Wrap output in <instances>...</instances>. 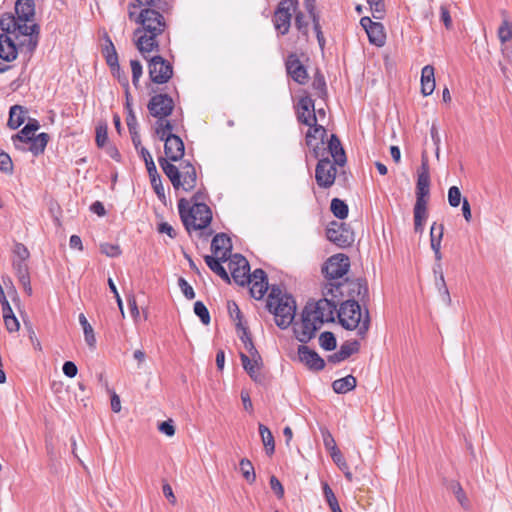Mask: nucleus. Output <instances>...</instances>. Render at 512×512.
<instances>
[{
	"label": "nucleus",
	"mask_w": 512,
	"mask_h": 512,
	"mask_svg": "<svg viewBox=\"0 0 512 512\" xmlns=\"http://www.w3.org/2000/svg\"><path fill=\"white\" fill-rule=\"evenodd\" d=\"M460 189L457 186H451L448 189V203L451 207H458L462 202Z\"/></svg>",
	"instance_id": "obj_56"
},
{
	"label": "nucleus",
	"mask_w": 512,
	"mask_h": 512,
	"mask_svg": "<svg viewBox=\"0 0 512 512\" xmlns=\"http://www.w3.org/2000/svg\"><path fill=\"white\" fill-rule=\"evenodd\" d=\"M437 267L439 268V277H436L435 284L438 288L439 293L442 296L443 301L449 305L451 304V297L442 272V265L437 263Z\"/></svg>",
	"instance_id": "obj_41"
},
{
	"label": "nucleus",
	"mask_w": 512,
	"mask_h": 512,
	"mask_svg": "<svg viewBox=\"0 0 512 512\" xmlns=\"http://www.w3.org/2000/svg\"><path fill=\"white\" fill-rule=\"evenodd\" d=\"M249 285H251L249 289L250 295L257 300L262 299L269 288L268 282L258 281L250 283Z\"/></svg>",
	"instance_id": "obj_47"
},
{
	"label": "nucleus",
	"mask_w": 512,
	"mask_h": 512,
	"mask_svg": "<svg viewBox=\"0 0 512 512\" xmlns=\"http://www.w3.org/2000/svg\"><path fill=\"white\" fill-rule=\"evenodd\" d=\"M357 385V380L353 375H347L346 377L333 381L332 388L337 394H346L352 391Z\"/></svg>",
	"instance_id": "obj_33"
},
{
	"label": "nucleus",
	"mask_w": 512,
	"mask_h": 512,
	"mask_svg": "<svg viewBox=\"0 0 512 512\" xmlns=\"http://www.w3.org/2000/svg\"><path fill=\"white\" fill-rule=\"evenodd\" d=\"M109 45L105 47L104 56L106 63L111 68L113 76H115L123 88L129 87V80L127 74L120 68L118 62V55L115 47L110 39H108Z\"/></svg>",
	"instance_id": "obj_19"
},
{
	"label": "nucleus",
	"mask_w": 512,
	"mask_h": 512,
	"mask_svg": "<svg viewBox=\"0 0 512 512\" xmlns=\"http://www.w3.org/2000/svg\"><path fill=\"white\" fill-rule=\"evenodd\" d=\"M370 6V9L372 11V15L375 19H383L385 14V4L384 0L372 2L368 4Z\"/></svg>",
	"instance_id": "obj_61"
},
{
	"label": "nucleus",
	"mask_w": 512,
	"mask_h": 512,
	"mask_svg": "<svg viewBox=\"0 0 512 512\" xmlns=\"http://www.w3.org/2000/svg\"><path fill=\"white\" fill-rule=\"evenodd\" d=\"M79 323L82 326L86 344L89 346L90 349H95L96 337L94 334V330L83 313L79 315Z\"/></svg>",
	"instance_id": "obj_36"
},
{
	"label": "nucleus",
	"mask_w": 512,
	"mask_h": 512,
	"mask_svg": "<svg viewBox=\"0 0 512 512\" xmlns=\"http://www.w3.org/2000/svg\"><path fill=\"white\" fill-rule=\"evenodd\" d=\"M48 141L49 135L45 132L35 135L28 140V143L30 144L28 150L34 156H38L44 152Z\"/></svg>",
	"instance_id": "obj_32"
},
{
	"label": "nucleus",
	"mask_w": 512,
	"mask_h": 512,
	"mask_svg": "<svg viewBox=\"0 0 512 512\" xmlns=\"http://www.w3.org/2000/svg\"><path fill=\"white\" fill-rule=\"evenodd\" d=\"M360 349V343L357 340L345 341L341 346L340 350L342 353L349 358L352 354L357 353Z\"/></svg>",
	"instance_id": "obj_59"
},
{
	"label": "nucleus",
	"mask_w": 512,
	"mask_h": 512,
	"mask_svg": "<svg viewBox=\"0 0 512 512\" xmlns=\"http://www.w3.org/2000/svg\"><path fill=\"white\" fill-rule=\"evenodd\" d=\"M0 171L8 175H11L14 171L11 157L2 150H0Z\"/></svg>",
	"instance_id": "obj_51"
},
{
	"label": "nucleus",
	"mask_w": 512,
	"mask_h": 512,
	"mask_svg": "<svg viewBox=\"0 0 512 512\" xmlns=\"http://www.w3.org/2000/svg\"><path fill=\"white\" fill-rule=\"evenodd\" d=\"M40 128V124L36 119H29L27 124L15 135L12 141L16 149L25 150L19 143H28V140L35 136V132Z\"/></svg>",
	"instance_id": "obj_23"
},
{
	"label": "nucleus",
	"mask_w": 512,
	"mask_h": 512,
	"mask_svg": "<svg viewBox=\"0 0 512 512\" xmlns=\"http://www.w3.org/2000/svg\"><path fill=\"white\" fill-rule=\"evenodd\" d=\"M158 430L169 436V437H172L174 436L175 434V426H174V423H173V420L172 419H168L166 421H163L161 422L159 425H158Z\"/></svg>",
	"instance_id": "obj_64"
},
{
	"label": "nucleus",
	"mask_w": 512,
	"mask_h": 512,
	"mask_svg": "<svg viewBox=\"0 0 512 512\" xmlns=\"http://www.w3.org/2000/svg\"><path fill=\"white\" fill-rule=\"evenodd\" d=\"M236 329L243 345H245V343H247L248 341H252V337L248 327L244 326L242 322H236Z\"/></svg>",
	"instance_id": "obj_63"
},
{
	"label": "nucleus",
	"mask_w": 512,
	"mask_h": 512,
	"mask_svg": "<svg viewBox=\"0 0 512 512\" xmlns=\"http://www.w3.org/2000/svg\"><path fill=\"white\" fill-rule=\"evenodd\" d=\"M447 488L455 495L457 501L459 504L464 508L465 510L470 509V502L461 486V484L456 480H451L447 484Z\"/></svg>",
	"instance_id": "obj_35"
},
{
	"label": "nucleus",
	"mask_w": 512,
	"mask_h": 512,
	"mask_svg": "<svg viewBox=\"0 0 512 512\" xmlns=\"http://www.w3.org/2000/svg\"><path fill=\"white\" fill-rule=\"evenodd\" d=\"M194 313L199 317L204 325H208L210 323V313L202 301H196L194 303Z\"/></svg>",
	"instance_id": "obj_49"
},
{
	"label": "nucleus",
	"mask_w": 512,
	"mask_h": 512,
	"mask_svg": "<svg viewBox=\"0 0 512 512\" xmlns=\"http://www.w3.org/2000/svg\"><path fill=\"white\" fill-rule=\"evenodd\" d=\"M28 111L20 105H14L10 108L8 126L15 130L25 121Z\"/></svg>",
	"instance_id": "obj_31"
},
{
	"label": "nucleus",
	"mask_w": 512,
	"mask_h": 512,
	"mask_svg": "<svg viewBox=\"0 0 512 512\" xmlns=\"http://www.w3.org/2000/svg\"><path fill=\"white\" fill-rule=\"evenodd\" d=\"M307 126L309 127V129L305 135L306 145H310L311 141H322L327 136L326 128L323 125L317 124V121Z\"/></svg>",
	"instance_id": "obj_34"
},
{
	"label": "nucleus",
	"mask_w": 512,
	"mask_h": 512,
	"mask_svg": "<svg viewBox=\"0 0 512 512\" xmlns=\"http://www.w3.org/2000/svg\"><path fill=\"white\" fill-rule=\"evenodd\" d=\"M297 121L304 125L317 121L315 102L309 95L301 96L295 106Z\"/></svg>",
	"instance_id": "obj_18"
},
{
	"label": "nucleus",
	"mask_w": 512,
	"mask_h": 512,
	"mask_svg": "<svg viewBox=\"0 0 512 512\" xmlns=\"http://www.w3.org/2000/svg\"><path fill=\"white\" fill-rule=\"evenodd\" d=\"M332 460L334 461V463L344 472V475H345V478L349 481V482H352L353 480V475L352 473L350 472L349 470V467H348V464L346 462V460L344 459L343 455L341 452H339V458L337 459V457L335 456V458H332Z\"/></svg>",
	"instance_id": "obj_60"
},
{
	"label": "nucleus",
	"mask_w": 512,
	"mask_h": 512,
	"mask_svg": "<svg viewBox=\"0 0 512 512\" xmlns=\"http://www.w3.org/2000/svg\"><path fill=\"white\" fill-rule=\"evenodd\" d=\"M310 149L312 156L316 159L325 158L326 148L324 147V140L313 142L311 141L310 145H307Z\"/></svg>",
	"instance_id": "obj_53"
},
{
	"label": "nucleus",
	"mask_w": 512,
	"mask_h": 512,
	"mask_svg": "<svg viewBox=\"0 0 512 512\" xmlns=\"http://www.w3.org/2000/svg\"><path fill=\"white\" fill-rule=\"evenodd\" d=\"M204 261L206 265L209 267L211 271L217 274L223 281L226 283L231 282V278L223 267L222 263L224 262L220 256L206 255L204 257Z\"/></svg>",
	"instance_id": "obj_28"
},
{
	"label": "nucleus",
	"mask_w": 512,
	"mask_h": 512,
	"mask_svg": "<svg viewBox=\"0 0 512 512\" xmlns=\"http://www.w3.org/2000/svg\"><path fill=\"white\" fill-rule=\"evenodd\" d=\"M35 1L17 0L15 3V18L20 21H34Z\"/></svg>",
	"instance_id": "obj_26"
},
{
	"label": "nucleus",
	"mask_w": 512,
	"mask_h": 512,
	"mask_svg": "<svg viewBox=\"0 0 512 512\" xmlns=\"http://www.w3.org/2000/svg\"><path fill=\"white\" fill-rule=\"evenodd\" d=\"M312 88L315 90V94L320 99H326L328 96L327 85L324 75L317 71L313 77Z\"/></svg>",
	"instance_id": "obj_39"
},
{
	"label": "nucleus",
	"mask_w": 512,
	"mask_h": 512,
	"mask_svg": "<svg viewBox=\"0 0 512 512\" xmlns=\"http://www.w3.org/2000/svg\"><path fill=\"white\" fill-rule=\"evenodd\" d=\"M149 78L155 84H165L173 76V66L162 56H153L148 63Z\"/></svg>",
	"instance_id": "obj_14"
},
{
	"label": "nucleus",
	"mask_w": 512,
	"mask_h": 512,
	"mask_svg": "<svg viewBox=\"0 0 512 512\" xmlns=\"http://www.w3.org/2000/svg\"><path fill=\"white\" fill-rule=\"evenodd\" d=\"M139 154H140L141 158L143 159V161L145 162V166H146L148 175H153V174L158 173L156 165L154 163V160H153L150 152L145 147H141L139 149Z\"/></svg>",
	"instance_id": "obj_48"
},
{
	"label": "nucleus",
	"mask_w": 512,
	"mask_h": 512,
	"mask_svg": "<svg viewBox=\"0 0 512 512\" xmlns=\"http://www.w3.org/2000/svg\"><path fill=\"white\" fill-rule=\"evenodd\" d=\"M131 71H132V83L135 87H138L140 77L143 73L142 64L139 60H131L130 61Z\"/></svg>",
	"instance_id": "obj_57"
},
{
	"label": "nucleus",
	"mask_w": 512,
	"mask_h": 512,
	"mask_svg": "<svg viewBox=\"0 0 512 512\" xmlns=\"http://www.w3.org/2000/svg\"><path fill=\"white\" fill-rule=\"evenodd\" d=\"M298 0H281L274 12L273 23L280 35H286L291 26L292 14L297 11Z\"/></svg>",
	"instance_id": "obj_10"
},
{
	"label": "nucleus",
	"mask_w": 512,
	"mask_h": 512,
	"mask_svg": "<svg viewBox=\"0 0 512 512\" xmlns=\"http://www.w3.org/2000/svg\"><path fill=\"white\" fill-rule=\"evenodd\" d=\"M362 306L357 300L346 299L340 303L337 311L339 324L346 330H356L357 335L364 339L370 328V314L367 306Z\"/></svg>",
	"instance_id": "obj_4"
},
{
	"label": "nucleus",
	"mask_w": 512,
	"mask_h": 512,
	"mask_svg": "<svg viewBox=\"0 0 512 512\" xmlns=\"http://www.w3.org/2000/svg\"><path fill=\"white\" fill-rule=\"evenodd\" d=\"M178 211L180 219L189 234L192 231L206 229L213 218L212 211L207 204L198 203L190 206V202L185 198L179 199Z\"/></svg>",
	"instance_id": "obj_6"
},
{
	"label": "nucleus",
	"mask_w": 512,
	"mask_h": 512,
	"mask_svg": "<svg viewBox=\"0 0 512 512\" xmlns=\"http://www.w3.org/2000/svg\"><path fill=\"white\" fill-rule=\"evenodd\" d=\"M228 267L234 282L240 286L249 282L250 265L247 259L241 254H233L228 259Z\"/></svg>",
	"instance_id": "obj_17"
},
{
	"label": "nucleus",
	"mask_w": 512,
	"mask_h": 512,
	"mask_svg": "<svg viewBox=\"0 0 512 512\" xmlns=\"http://www.w3.org/2000/svg\"><path fill=\"white\" fill-rule=\"evenodd\" d=\"M320 432H321V435L323 438L324 447L326 448V450H328L330 452L331 458H335V456H336L338 459L339 452H341V451L338 449L333 435L325 427L320 428Z\"/></svg>",
	"instance_id": "obj_37"
},
{
	"label": "nucleus",
	"mask_w": 512,
	"mask_h": 512,
	"mask_svg": "<svg viewBox=\"0 0 512 512\" xmlns=\"http://www.w3.org/2000/svg\"><path fill=\"white\" fill-rule=\"evenodd\" d=\"M239 466L244 479L250 484L254 483L256 480V474L251 461L247 458H243L241 459Z\"/></svg>",
	"instance_id": "obj_42"
},
{
	"label": "nucleus",
	"mask_w": 512,
	"mask_h": 512,
	"mask_svg": "<svg viewBox=\"0 0 512 512\" xmlns=\"http://www.w3.org/2000/svg\"><path fill=\"white\" fill-rule=\"evenodd\" d=\"M326 151L332 156L334 163L338 166H344L347 159L341 141L336 134H332L328 140Z\"/></svg>",
	"instance_id": "obj_25"
},
{
	"label": "nucleus",
	"mask_w": 512,
	"mask_h": 512,
	"mask_svg": "<svg viewBox=\"0 0 512 512\" xmlns=\"http://www.w3.org/2000/svg\"><path fill=\"white\" fill-rule=\"evenodd\" d=\"M164 153L165 156L158 158V163L174 190L192 191L197 185V172L189 160H183L185 153L183 140L178 135L168 137L164 143Z\"/></svg>",
	"instance_id": "obj_2"
},
{
	"label": "nucleus",
	"mask_w": 512,
	"mask_h": 512,
	"mask_svg": "<svg viewBox=\"0 0 512 512\" xmlns=\"http://www.w3.org/2000/svg\"><path fill=\"white\" fill-rule=\"evenodd\" d=\"M327 239L340 248H347L354 242V232L343 222L332 221L326 229Z\"/></svg>",
	"instance_id": "obj_12"
},
{
	"label": "nucleus",
	"mask_w": 512,
	"mask_h": 512,
	"mask_svg": "<svg viewBox=\"0 0 512 512\" xmlns=\"http://www.w3.org/2000/svg\"><path fill=\"white\" fill-rule=\"evenodd\" d=\"M317 322L318 320L315 319V315H313L307 307L304 306L301 312L300 321L293 323L295 338L303 344L308 343L315 337L316 332L322 327V324Z\"/></svg>",
	"instance_id": "obj_9"
},
{
	"label": "nucleus",
	"mask_w": 512,
	"mask_h": 512,
	"mask_svg": "<svg viewBox=\"0 0 512 512\" xmlns=\"http://www.w3.org/2000/svg\"><path fill=\"white\" fill-rule=\"evenodd\" d=\"M266 307L274 314L275 323L280 329H287L293 323L296 302L291 295L283 293L279 286L273 285L270 288Z\"/></svg>",
	"instance_id": "obj_5"
},
{
	"label": "nucleus",
	"mask_w": 512,
	"mask_h": 512,
	"mask_svg": "<svg viewBox=\"0 0 512 512\" xmlns=\"http://www.w3.org/2000/svg\"><path fill=\"white\" fill-rule=\"evenodd\" d=\"M319 344L322 349L332 351L337 346L336 337L330 331L322 332L319 336Z\"/></svg>",
	"instance_id": "obj_44"
},
{
	"label": "nucleus",
	"mask_w": 512,
	"mask_h": 512,
	"mask_svg": "<svg viewBox=\"0 0 512 512\" xmlns=\"http://www.w3.org/2000/svg\"><path fill=\"white\" fill-rule=\"evenodd\" d=\"M1 30L18 41L22 51L32 54L38 46L40 37V26L34 21H20L15 15L6 13L0 18Z\"/></svg>",
	"instance_id": "obj_3"
},
{
	"label": "nucleus",
	"mask_w": 512,
	"mask_h": 512,
	"mask_svg": "<svg viewBox=\"0 0 512 512\" xmlns=\"http://www.w3.org/2000/svg\"><path fill=\"white\" fill-rule=\"evenodd\" d=\"M108 141V128L107 125H99L96 127L95 142L99 148H103Z\"/></svg>",
	"instance_id": "obj_55"
},
{
	"label": "nucleus",
	"mask_w": 512,
	"mask_h": 512,
	"mask_svg": "<svg viewBox=\"0 0 512 512\" xmlns=\"http://www.w3.org/2000/svg\"><path fill=\"white\" fill-rule=\"evenodd\" d=\"M136 4H129L128 16L139 25L134 30L135 45L139 52L147 59L146 54L158 52L160 49L158 36L162 35L168 25L165 14L171 13L173 1L171 0H135Z\"/></svg>",
	"instance_id": "obj_1"
},
{
	"label": "nucleus",
	"mask_w": 512,
	"mask_h": 512,
	"mask_svg": "<svg viewBox=\"0 0 512 512\" xmlns=\"http://www.w3.org/2000/svg\"><path fill=\"white\" fill-rule=\"evenodd\" d=\"M287 74L298 84L303 85L308 81V73L306 67L301 63L296 53H290L286 62Z\"/></svg>",
	"instance_id": "obj_20"
},
{
	"label": "nucleus",
	"mask_w": 512,
	"mask_h": 512,
	"mask_svg": "<svg viewBox=\"0 0 512 512\" xmlns=\"http://www.w3.org/2000/svg\"><path fill=\"white\" fill-rule=\"evenodd\" d=\"M324 295H331L332 298H346L357 300L363 306H367L370 300L368 283L365 278L349 279L342 282L330 283Z\"/></svg>",
	"instance_id": "obj_8"
},
{
	"label": "nucleus",
	"mask_w": 512,
	"mask_h": 512,
	"mask_svg": "<svg viewBox=\"0 0 512 512\" xmlns=\"http://www.w3.org/2000/svg\"><path fill=\"white\" fill-rule=\"evenodd\" d=\"M369 42L377 47H382L386 41L384 26L380 22H376L366 31Z\"/></svg>",
	"instance_id": "obj_30"
},
{
	"label": "nucleus",
	"mask_w": 512,
	"mask_h": 512,
	"mask_svg": "<svg viewBox=\"0 0 512 512\" xmlns=\"http://www.w3.org/2000/svg\"><path fill=\"white\" fill-rule=\"evenodd\" d=\"M12 265L15 270L16 276L18 277V280L20 284L23 286L25 292L28 295H31L32 287L30 283L29 269L26 261L14 260Z\"/></svg>",
	"instance_id": "obj_27"
},
{
	"label": "nucleus",
	"mask_w": 512,
	"mask_h": 512,
	"mask_svg": "<svg viewBox=\"0 0 512 512\" xmlns=\"http://www.w3.org/2000/svg\"><path fill=\"white\" fill-rule=\"evenodd\" d=\"M178 286L185 296L186 299L192 300L195 298V292L193 287L186 281L185 278L179 277L178 278Z\"/></svg>",
	"instance_id": "obj_58"
},
{
	"label": "nucleus",
	"mask_w": 512,
	"mask_h": 512,
	"mask_svg": "<svg viewBox=\"0 0 512 512\" xmlns=\"http://www.w3.org/2000/svg\"><path fill=\"white\" fill-rule=\"evenodd\" d=\"M295 27L298 30V32L305 38V40H308L309 37V22L306 20L305 15L303 12L298 11L295 12Z\"/></svg>",
	"instance_id": "obj_43"
},
{
	"label": "nucleus",
	"mask_w": 512,
	"mask_h": 512,
	"mask_svg": "<svg viewBox=\"0 0 512 512\" xmlns=\"http://www.w3.org/2000/svg\"><path fill=\"white\" fill-rule=\"evenodd\" d=\"M211 251L215 256H220L223 261H228L232 254V242L225 233L216 234L211 242Z\"/></svg>",
	"instance_id": "obj_22"
},
{
	"label": "nucleus",
	"mask_w": 512,
	"mask_h": 512,
	"mask_svg": "<svg viewBox=\"0 0 512 512\" xmlns=\"http://www.w3.org/2000/svg\"><path fill=\"white\" fill-rule=\"evenodd\" d=\"M149 178H150L151 186H152L154 192L156 193L158 199L161 202H164L166 199L165 191H164V187H163L159 173L149 175Z\"/></svg>",
	"instance_id": "obj_46"
},
{
	"label": "nucleus",
	"mask_w": 512,
	"mask_h": 512,
	"mask_svg": "<svg viewBox=\"0 0 512 512\" xmlns=\"http://www.w3.org/2000/svg\"><path fill=\"white\" fill-rule=\"evenodd\" d=\"M444 225L442 223L437 224L434 222L431 226L430 230V245L433 247V243H438L441 245V241L443 238Z\"/></svg>",
	"instance_id": "obj_50"
},
{
	"label": "nucleus",
	"mask_w": 512,
	"mask_h": 512,
	"mask_svg": "<svg viewBox=\"0 0 512 512\" xmlns=\"http://www.w3.org/2000/svg\"><path fill=\"white\" fill-rule=\"evenodd\" d=\"M330 210L333 215L340 220L347 218L349 212L348 205L339 198H333L331 200Z\"/></svg>",
	"instance_id": "obj_40"
},
{
	"label": "nucleus",
	"mask_w": 512,
	"mask_h": 512,
	"mask_svg": "<svg viewBox=\"0 0 512 512\" xmlns=\"http://www.w3.org/2000/svg\"><path fill=\"white\" fill-rule=\"evenodd\" d=\"M440 19L443 22V24L447 30L452 29V27H453L452 18L450 15V11L446 5L440 6Z\"/></svg>",
	"instance_id": "obj_62"
},
{
	"label": "nucleus",
	"mask_w": 512,
	"mask_h": 512,
	"mask_svg": "<svg viewBox=\"0 0 512 512\" xmlns=\"http://www.w3.org/2000/svg\"><path fill=\"white\" fill-rule=\"evenodd\" d=\"M307 309L315 315L317 323L322 325L325 322H334L335 313H337V303L333 299L322 298L316 302L308 301L305 305Z\"/></svg>",
	"instance_id": "obj_13"
},
{
	"label": "nucleus",
	"mask_w": 512,
	"mask_h": 512,
	"mask_svg": "<svg viewBox=\"0 0 512 512\" xmlns=\"http://www.w3.org/2000/svg\"><path fill=\"white\" fill-rule=\"evenodd\" d=\"M259 434L262 438L267 455H272L275 451V441L270 429L264 424H259Z\"/></svg>",
	"instance_id": "obj_38"
},
{
	"label": "nucleus",
	"mask_w": 512,
	"mask_h": 512,
	"mask_svg": "<svg viewBox=\"0 0 512 512\" xmlns=\"http://www.w3.org/2000/svg\"><path fill=\"white\" fill-rule=\"evenodd\" d=\"M322 488H323V494H324L325 500L328 503L330 509L331 510H335V508L338 509V505H339L338 500H337L333 490L328 485V483H326V482L323 483Z\"/></svg>",
	"instance_id": "obj_52"
},
{
	"label": "nucleus",
	"mask_w": 512,
	"mask_h": 512,
	"mask_svg": "<svg viewBox=\"0 0 512 512\" xmlns=\"http://www.w3.org/2000/svg\"><path fill=\"white\" fill-rule=\"evenodd\" d=\"M240 360H241L242 366H243L244 370L247 372V374L254 381H257L258 377H259L258 372L263 365L262 357H260V360L255 363V360L253 358H250L247 354L241 352Z\"/></svg>",
	"instance_id": "obj_29"
},
{
	"label": "nucleus",
	"mask_w": 512,
	"mask_h": 512,
	"mask_svg": "<svg viewBox=\"0 0 512 512\" xmlns=\"http://www.w3.org/2000/svg\"><path fill=\"white\" fill-rule=\"evenodd\" d=\"M101 253L108 257L115 258L121 255L122 251L119 245L111 243L100 244Z\"/></svg>",
	"instance_id": "obj_54"
},
{
	"label": "nucleus",
	"mask_w": 512,
	"mask_h": 512,
	"mask_svg": "<svg viewBox=\"0 0 512 512\" xmlns=\"http://www.w3.org/2000/svg\"><path fill=\"white\" fill-rule=\"evenodd\" d=\"M430 196V174L427 161L421 164L416 183V202L413 209L414 230L422 233L428 217L427 205Z\"/></svg>",
	"instance_id": "obj_7"
},
{
	"label": "nucleus",
	"mask_w": 512,
	"mask_h": 512,
	"mask_svg": "<svg viewBox=\"0 0 512 512\" xmlns=\"http://www.w3.org/2000/svg\"><path fill=\"white\" fill-rule=\"evenodd\" d=\"M298 356L299 360L310 370L321 371L325 368L324 359L316 351L306 345H300L298 347Z\"/></svg>",
	"instance_id": "obj_21"
},
{
	"label": "nucleus",
	"mask_w": 512,
	"mask_h": 512,
	"mask_svg": "<svg viewBox=\"0 0 512 512\" xmlns=\"http://www.w3.org/2000/svg\"><path fill=\"white\" fill-rule=\"evenodd\" d=\"M350 267V259L343 253L331 256L322 266V273L329 280H337L347 274Z\"/></svg>",
	"instance_id": "obj_15"
},
{
	"label": "nucleus",
	"mask_w": 512,
	"mask_h": 512,
	"mask_svg": "<svg viewBox=\"0 0 512 512\" xmlns=\"http://www.w3.org/2000/svg\"><path fill=\"white\" fill-rule=\"evenodd\" d=\"M18 43L11 36L3 33L0 34V59L11 62L17 58L18 55Z\"/></svg>",
	"instance_id": "obj_24"
},
{
	"label": "nucleus",
	"mask_w": 512,
	"mask_h": 512,
	"mask_svg": "<svg viewBox=\"0 0 512 512\" xmlns=\"http://www.w3.org/2000/svg\"><path fill=\"white\" fill-rule=\"evenodd\" d=\"M328 157L319 159L315 169V180L319 187L330 188L336 179L337 169Z\"/></svg>",
	"instance_id": "obj_16"
},
{
	"label": "nucleus",
	"mask_w": 512,
	"mask_h": 512,
	"mask_svg": "<svg viewBox=\"0 0 512 512\" xmlns=\"http://www.w3.org/2000/svg\"><path fill=\"white\" fill-rule=\"evenodd\" d=\"M498 38L502 44L512 39V22L508 19H504L498 28Z\"/></svg>",
	"instance_id": "obj_45"
},
{
	"label": "nucleus",
	"mask_w": 512,
	"mask_h": 512,
	"mask_svg": "<svg viewBox=\"0 0 512 512\" xmlns=\"http://www.w3.org/2000/svg\"><path fill=\"white\" fill-rule=\"evenodd\" d=\"M155 93L147 104V109L151 116L156 119H165L170 116L174 110L175 102L173 98L167 93H157L156 90L152 89Z\"/></svg>",
	"instance_id": "obj_11"
}]
</instances>
